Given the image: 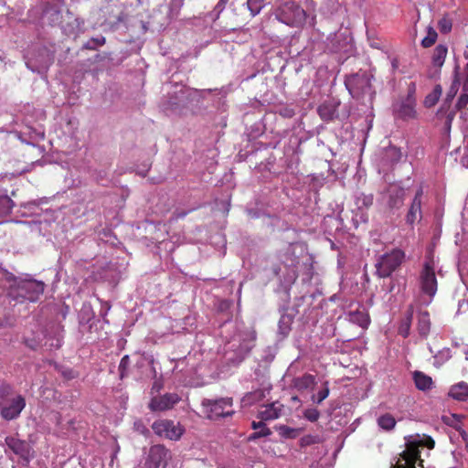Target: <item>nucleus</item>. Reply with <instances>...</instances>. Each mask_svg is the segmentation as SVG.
I'll return each instance as SVG.
<instances>
[{
	"instance_id": "obj_16",
	"label": "nucleus",
	"mask_w": 468,
	"mask_h": 468,
	"mask_svg": "<svg viewBox=\"0 0 468 468\" xmlns=\"http://www.w3.org/2000/svg\"><path fill=\"white\" fill-rule=\"evenodd\" d=\"M405 189L397 184L388 186L386 192L387 204L390 208H399L404 202Z\"/></svg>"
},
{
	"instance_id": "obj_18",
	"label": "nucleus",
	"mask_w": 468,
	"mask_h": 468,
	"mask_svg": "<svg viewBox=\"0 0 468 468\" xmlns=\"http://www.w3.org/2000/svg\"><path fill=\"white\" fill-rule=\"evenodd\" d=\"M263 409L260 410L258 417L261 420H273L280 418L283 412V405L279 401L272 402L265 405Z\"/></svg>"
},
{
	"instance_id": "obj_4",
	"label": "nucleus",
	"mask_w": 468,
	"mask_h": 468,
	"mask_svg": "<svg viewBox=\"0 0 468 468\" xmlns=\"http://www.w3.org/2000/svg\"><path fill=\"white\" fill-rule=\"evenodd\" d=\"M373 75L367 71H358L347 76L345 85L354 99L360 100L368 97L372 100L375 91L372 88Z\"/></svg>"
},
{
	"instance_id": "obj_5",
	"label": "nucleus",
	"mask_w": 468,
	"mask_h": 468,
	"mask_svg": "<svg viewBox=\"0 0 468 468\" xmlns=\"http://www.w3.org/2000/svg\"><path fill=\"white\" fill-rule=\"evenodd\" d=\"M273 14L278 21L292 27H302L306 18L305 11L293 1L280 4Z\"/></svg>"
},
{
	"instance_id": "obj_12",
	"label": "nucleus",
	"mask_w": 468,
	"mask_h": 468,
	"mask_svg": "<svg viewBox=\"0 0 468 468\" xmlns=\"http://www.w3.org/2000/svg\"><path fill=\"white\" fill-rule=\"evenodd\" d=\"M170 452L162 445H154L150 448L145 468H166Z\"/></svg>"
},
{
	"instance_id": "obj_1",
	"label": "nucleus",
	"mask_w": 468,
	"mask_h": 468,
	"mask_svg": "<svg viewBox=\"0 0 468 468\" xmlns=\"http://www.w3.org/2000/svg\"><path fill=\"white\" fill-rule=\"evenodd\" d=\"M434 441L425 434L410 435L406 438V449L400 453L395 468H416V463L423 468L421 453L429 455V451L434 447Z\"/></svg>"
},
{
	"instance_id": "obj_8",
	"label": "nucleus",
	"mask_w": 468,
	"mask_h": 468,
	"mask_svg": "<svg viewBox=\"0 0 468 468\" xmlns=\"http://www.w3.org/2000/svg\"><path fill=\"white\" fill-rule=\"evenodd\" d=\"M202 406L205 409V413L210 420L232 416L234 413L231 398H221L215 400L204 399Z\"/></svg>"
},
{
	"instance_id": "obj_55",
	"label": "nucleus",
	"mask_w": 468,
	"mask_h": 468,
	"mask_svg": "<svg viewBox=\"0 0 468 468\" xmlns=\"http://www.w3.org/2000/svg\"><path fill=\"white\" fill-rule=\"evenodd\" d=\"M173 5L179 9L183 5V0H173Z\"/></svg>"
},
{
	"instance_id": "obj_53",
	"label": "nucleus",
	"mask_w": 468,
	"mask_h": 468,
	"mask_svg": "<svg viewBox=\"0 0 468 468\" xmlns=\"http://www.w3.org/2000/svg\"><path fill=\"white\" fill-rule=\"evenodd\" d=\"M128 363H129V356H124L122 358L121 362H120V368H124V367H127V365H128Z\"/></svg>"
},
{
	"instance_id": "obj_51",
	"label": "nucleus",
	"mask_w": 468,
	"mask_h": 468,
	"mask_svg": "<svg viewBox=\"0 0 468 468\" xmlns=\"http://www.w3.org/2000/svg\"><path fill=\"white\" fill-rule=\"evenodd\" d=\"M463 90L468 91V63L463 70Z\"/></svg>"
},
{
	"instance_id": "obj_44",
	"label": "nucleus",
	"mask_w": 468,
	"mask_h": 468,
	"mask_svg": "<svg viewBox=\"0 0 468 468\" xmlns=\"http://www.w3.org/2000/svg\"><path fill=\"white\" fill-rule=\"evenodd\" d=\"M303 417L309 421L314 422L319 419L320 412L314 408L306 409L303 411Z\"/></svg>"
},
{
	"instance_id": "obj_56",
	"label": "nucleus",
	"mask_w": 468,
	"mask_h": 468,
	"mask_svg": "<svg viewBox=\"0 0 468 468\" xmlns=\"http://www.w3.org/2000/svg\"><path fill=\"white\" fill-rule=\"evenodd\" d=\"M282 114L286 117H292L293 115V112L292 110H285Z\"/></svg>"
},
{
	"instance_id": "obj_21",
	"label": "nucleus",
	"mask_w": 468,
	"mask_h": 468,
	"mask_svg": "<svg viewBox=\"0 0 468 468\" xmlns=\"http://www.w3.org/2000/svg\"><path fill=\"white\" fill-rule=\"evenodd\" d=\"M345 319L362 328H367L370 323L368 314L365 310L360 309L345 313Z\"/></svg>"
},
{
	"instance_id": "obj_2",
	"label": "nucleus",
	"mask_w": 468,
	"mask_h": 468,
	"mask_svg": "<svg viewBox=\"0 0 468 468\" xmlns=\"http://www.w3.org/2000/svg\"><path fill=\"white\" fill-rule=\"evenodd\" d=\"M419 289L420 292L419 302L422 305H429L435 296L438 282L435 274V264L431 257H427L419 276Z\"/></svg>"
},
{
	"instance_id": "obj_63",
	"label": "nucleus",
	"mask_w": 468,
	"mask_h": 468,
	"mask_svg": "<svg viewBox=\"0 0 468 468\" xmlns=\"http://www.w3.org/2000/svg\"><path fill=\"white\" fill-rule=\"evenodd\" d=\"M465 431H463V438L465 439Z\"/></svg>"
},
{
	"instance_id": "obj_37",
	"label": "nucleus",
	"mask_w": 468,
	"mask_h": 468,
	"mask_svg": "<svg viewBox=\"0 0 468 468\" xmlns=\"http://www.w3.org/2000/svg\"><path fill=\"white\" fill-rule=\"evenodd\" d=\"M330 389L328 386V382H324L323 384L322 388L317 392V394H314L312 396L311 399L314 403L321 404L329 395Z\"/></svg>"
},
{
	"instance_id": "obj_27",
	"label": "nucleus",
	"mask_w": 468,
	"mask_h": 468,
	"mask_svg": "<svg viewBox=\"0 0 468 468\" xmlns=\"http://www.w3.org/2000/svg\"><path fill=\"white\" fill-rule=\"evenodd\" d=\"M413 380L418 389L422 391L430 390L432 388V378L420 371L413 373Z\"/></svg>"
},
{
	"instance_id": "obj_60",
	"label": "nucleus",
	"mask_w": 468,
	"mask_h": 468,
	"mask_svg": "<svg viewBox=\"0 0 468 468\" xmlns=\"http://www.w3.org/2000/svg\"><path fill=\"white\" fill-rule=\"evenodd\" d=\"M186 213L178 214V215L176 216V218H183V217H185V216H186Z\"/></svg>"
},
{
	"instance_id": "obj_62",
	"label": "nucleus",
	"mask_w": 468,
	"mask_h": 468,
	"mask_svg": "<svg viewBox=\"0 0 468 468\" xmlns=\"http://www.w3.org/2000/svg\"><path fill=\"white\" fill-rule=\"evenodd\" d=\"M108 310H110V306L107 305L106 311H105V313L102 315L106 314Z\"/></svg>"
},
{
	"instance_id": "obj_7",
	"label": "nucleus",
	"mask_w": 468,
	"mask_h": 468,
	"mask_svg": "<svg viewBox=\"0 0 468 468\" xmlns=\"http://www.w3.org/2000/svg\"><path fill=\"white\" fill-rule=\"evenodd\" d=\"M405 253L400 250H393L381 255L376 263L377 274L380 278L389 277L402 263Z\"/></svg>"
},
{
	"instance_id": "obj_32",
	"label": "nucleus",
	"mask_w": 468,
	"mask_h": 468,
	"mask_svg": "<svg viewBox=\"0 0 468 468\" xmlns=\"http://www.w3.org/2000/svg\"><path fill=\"white\" fill-rule=\"evenodd\" d=\"M276 430L285 439H295L303 431L302 428H291L286 425H279L276 427Z\"/></svg>"
},
{
	"instance_id": "obj_36",
	"label": "nucleus",
	"mask_w": 468,
	"mask_h": 468,
	"mask_svg": "<svg viewBox=\"0 0 468 468\" xmlns=\"http://www.w3.org/2000/svg\"><path fill=\"white\" fill-rule=\"evenodd\" d=\"M15 203L14 201L7 196L3 195L0 196V214L7 215L12 211Z\"/></svg>"
},
{
	"instance_id": "obj_46",
	"label": "nucleus",
	"mask_w": 468,
	"mask_h": 468,
	"mask_svg": "<svg viewBox=\"0 0 468 468\" xmlns=\"http://www.w3.org/2000/svg\"><path fill=\"white\" fill-rule=\"evenodd\" d=\"M92 314H93L90 305L83 304L80 313V322L82 323L84 320L88 322L91 318Z\"/></svg>"
},
{
	"instance_id": "obj_40",
	"label": "nucleus",
	"mask_w": 468,
	"mask_h": 468,
	"mask_svg": "<svg viewBox=\"0 0 468 468\" xmlns=\"http://www.w3.org/2000/svg\"><path fill=\"white\" fill-rule=\"evenodd\" d=\"M299 442L300 446L303 448L314 444H318L322 442V439L319 435L308 434L302 437Z\"/></svg>"
},
{
	"instance_id": "obj_50",
	"label": "nucleus",
	"mask_w": 468,
	"mask_h": 468,
	"mask_svg": "<svg viewBox=\"0 0 468 468\" xmlns=\"http://www.w3.org/2000/svg\"><path fill=\"white\" fill-rule=\"evenodd\" d=\"M229 0H219L215 6L214 11L217 12V16L225 9Z\"/></svg>"
},
{
	"instance_id": "obj_47",
	"label": "nucleus",
	"mask_w": 468,
	"mask_h": 468,
	"mask_svg": "<svg viewBox=\"0 0 468 468\" xmlns=\"http://www.w3.org/2000/svg\"><path fill=\"white\" fill-rule=\"evenodd\" d=\"M411 318H412V313H410L406 321L403 322V324H401L400 328H399V333L401 335H403L404 337H407L410 334V323H411Z\"/></svg>"
},
{
	"instance_id": "obj_9",
	"label": "nucleus",
	"mask_w": 468,
	"mask_h": 468,
	"mask_svg": "<svg viewBox=\"0 0 468 468\" xmlns=\"http://www.w3.org/2000/svg\"><path fill=\"white\" fill-rule=\"evenodd\" d=\"M152 429L155 434L172 441H177L184 433V428L170 420H159L153 423Z\"/></svg>"
},
{
	"instance_id": "obj_11",
	"label": "nucleus",
	"mask_w": 468,
	"mask_h": 468,
	"mask_svg": "<svg viewBox=\"0 0 468 468\" xmlns=\"http://www.w3.org/2000/svg\"><path fill=\"white\" fill-rule=\"evenodd\" d=\"M191 90L184 86L175 85L173 94L164 101L163 107L166 112H176L180 107L185 106L188 101Z\"/></svg>"
},
{
	"instance_id": "obj_6",
	"label": "nucleus",
	"mask_w": 468,
	"mask_h": 468,
	"mask_svg": "<svg viewBox=\"0 0 468 468\" xmlns=\"http://www.w3.org/2000/svg\"><path fill=\"white\" fill-rule=\"evenodd\" d=\"M255 340L256 333L252 329H247L235 335L229 344L236 357L229 356V359L235 363L241 362L253 348Z\"/></svg>"
},
{
	"instance_id": "obj_29",
	"label": "nucleus",
	"mask_w": 468,
	"mask_h": 468,
	"mask_svg": "<svg viewBox=\"0 0 468 468\" xmlns=\"http://www.w3.org/2000/svg\"><path fill=\"white\" fill-rule=\"evenodd\" d=\"M417 329L420 336L427 337L431 330L430 314L427 311L420 312Z\"/></svg>"
},
{
	"instance_id": "obj_59",
	"label": "nucleus",
	"mask_w": 468,
	"mask_h": 468,
	"mask_svg": "<svg viewBox=\"0 0 468 468\" xmlns=\"http://www.w3.org/2000/svg\"><path fill=\"white\" fill-rule=\"evenodd\" d=\"M463 463L461 462L459 465H456L453 468H463Z\"/></svg>"
},
{
	"instance_id": "obj_28",
	"label": "nucleus",
	"mask_w": 468,
	"mask_h": 468,
	"mask_svg": "<svg viewBox=\"0 0 468 468\" xmlns=\"http://www.w3.org/2000/svg\"><path fill=\"white\" fill-rule=\"evenodd\" d=\"M296 248L294 245H289L284 253L282 255V261L283 264L289 268L294 269L297 267L299 263L298 256L296 255Z\"/></svg>"
},
{
	"instance_id": "obj_42",
	"label": "nucleus",
	"mask_w": 468,
	"mask_h": 468,
	"mask_svg": "<svg viewBox=\"0 0 468 468\" xmlns=\"http://www.w3.org/2000/svg\"><path fill=\"white\" fill-rule=\"evenodd\" d=\"M438 27L441 33H443V34L449 33L452 27V19L449 18L447 16H444L443 17H441L439 20Z\"/></svg>"
},
{
	"instance_id": "obj_17",
	"label": "nucleus",
	"mask_w": 468,
	"mask_h": 468,
	"mask_svg": "<svg viewBox=\"0 0 468 468\" xmlns=\"http://www.w3.org/2000/svg\"><path fill=\"white\" fill-rule=\"evenodd\" d=\"M5 444L10 451L19 457L27 460L30 455V447L25 441L16 437H6Z\"/></svg>"
},
{
	"instance_id": "obj_57",
	"label": "nucleus",
	"mask_w": 468,
	"mask_h": 468,
	"mask_svg": "<svg viewBox=\"0 0 468 468\" xmlns=\"http://www.w3.org/2000/svg\"><path fill=\"white\" fill-rule=\"evenodd\" d=\"M392 68L396 69L399 67V61L397 58H393L391 61Z\"/></svg>"
},
{
	"instance_id": "obj_48",
	"label": "nucleus",
	"mask_w": 468,
	"mask_h": 468,
	"mask_svg": "<svg viewBox=\"0 0 468 468\" xmlns=\"http://www.w3.org/2000/svg\"><path fill=\"white\" fill-rule=\"evenodd\" d=\"M456 106L459 110L468 106V94L467 93H463L460 96Z\"/></svg>"
},
{
	"instance_id": "obj_52",
	"label": "nucleus",
	"mask_w": 468,
	"mask_h": 468,
	"mask_svg": "<svg viewBox=\"0 0 468 468\" xmlns=\"http://www.w3.org/2000/svg\"><path fill=\"white\" fill-rule=\"evenodd\" d=\"M62 375L68 379H72L77 377L76 373L70 368L64 369Z\"/></svg>"
},
{
	"instance_id": "obj_10",
	"label": "nucleus",
	"mask_w": 468,
	"mask_h": 468,
	"mask_svg": "<svg viewBox=\"0 0 468 468\" xmlns=\"http://www.w3.org/2000/svg\"><path fill=\"white\" fill-rule=\"evenodd\" d=\"M26 407V399L21 395L8 399L0 406V415L5 420H13L20 416Z\"/></svg>"
},
{
	"instance_id": "obj_14",
	"label": "nucleus",
	"mask_w": 468,
	"mask_h": 468,
	"mask_svg": "<svg viewBox=\"0 0 468 468\" xmlns=\"http://www.w3.org/2000/svg\"><path fill=\"white\" fill-rule=\"evenodd\" d=\"M53 62L51 54L47 49H41L38 58H28L26 65L33 72H46Z\"/></svg>"
},
{
	"instance_id": "obj_39",
	"label": "nucleus",
	"mask_w": 468,
	"mask_h": 468,
	"mask_svg": "<svg viewBox=\"0 0 468 468\" xmlns=\"http://www.w3.org/2000/svg\"><path fill=\"white\" fill-rule=\"evenodd\" d=\"M438 34L432 27H428L427 36L421 40V45L424 48L431 47L437 40Z\"/></svg>"
},
{
	"instance_id": "obj_23",
	"label": "nucleus",
	"mask_w": 468,
	"mask_h": 468,
	"mask_svg": "<svg viewBox=\"0 0 468 468\" xmlns=\"http://www.w3.org/2000/svg\"><path fill=\"white\" fill-rule=\"evenodd\" d=\"M401 158V152L396 146H389L383 150L381 162L383 165H393Z\"/></svg>"
},
{
	"instance_id": "obj_31",
	"label": "nucleus",
	"mask_w": 468,
	"mask_h": 468,
	"mask_svg": "<svg viewBox=\"0 0 468 468\" xmlns=\"http://www.w3.org/2000/svg\"><path fill=\"white\" fill-rule=\"evenodd\" d=\"M264 420H261V421H253L251 423V427L253 430H256L257 431H255L254 433H252L250 437V440H254V439H257V438H261V437H267L269 435L271 434V431H270V429L265 425V423L263 422Z\"/></svg>"
},
{
	"instance_id": "obj_43",
	"label": "nucleus",
	"mask_w": 468,
	"mask_h": 468,
	"mask_svg": "<svg viewBox=\"0 0 468 468\" xmlns=\"http://www.w3.org/2000/svg\"><path fill=\"white\" fill-rule=\"evenodd\" d=\"M11 393L12 388L10 385L5 383L0 384V406L8 399Z\"/></svg>"
},
{
	"instance_id": "obj_15",
	"label": "nucleus",
	"mask_w": 468,
	"mask_h": 468,
	"mask_svg": "<svg viewBox=\"0 0 468 468\" xmlns=\"http://www.w3.org/2000/svg\"><path fill=\"white\" fill-rule=\"evenodd\" d=\"M179 400L180 397L176 393H165L154 397L149 403V408L153 411H164L172 409Z\"/></svg>"
},
{
	"instance_id": "obj_26",
	"label": "nucleus",
	"mask_w": 468,
	"mask_h": 468,
	"mask_svg": "<svg viewBox=\"0 0 468 468\" xmlns=\"http://www.w3.org/2000/svg\"><path fill=\"white\" fill-rule=\"evenodd\" d=\"M448 53V48L446 45L439 44L433 50L431 63L434 68L440 69L445 61Z\"/></svg>"
},
{
	"instance_id": "obj_61",
	"label": "nucleus",
	"mask_w": 468,
	"mask_h": 468,
	"mask_svg": "<svg viewBox=\"0 0 468 468\" xmlns=\"http://www.w3.org/2000/svg\"><path fill=\"white\" fill-rule=\"evenodd\" d=\"M459 455H460V453L456 454V453H454V452H453V456H454V458H455L456 460L458 459V456H459Z\"/></svg>"
},
{
	"instance_id": "obj_24",
	"label": "nucleus",
	"mask_w": 468,
	"mask_h": 468,
	"mask_svg": "<svg viewBox=\"0 0 468 468\" xmlns=\"http://www.w3.org/2000/svg\"><path fill=\"white\" fill-rule=\"evenodd\" d=\"M315 384V377L311 374H303L292 379V385L299 391L313 388Z\"/></svg>"
},
{
	"instance_id": "obj_58",
	"label": "nucleus",
	"mask_w": 468,
	"mask_h": 468,
	"mask_svg": "<svg viewBox=\"0 0 468 468\" xmlns=\"http://www.w3.org/2000/svg\"><path fill=\"white\" fill-rule=\"evenodd\" d=\"M360 220L362 222H367V215H365L363 212H361V214H360Z\"/></svg>"
},
{
	"instance_id": "obj_54",
	"label": "nucleus",
	"mask_w": 468,
	"mask_h": 468,
	"mask_svg": "<svg viewBox=\"0 0 468 468\" xmlns=\"http://www.w3.org/2000/svg\"><path fill=\"white\" fill-rule=\"evenodd\" d=\"M452 120V116L451 114H449L447 117L446 122H445L447 132L450 131Z\"/></svg>"
},
{
	"instance_id": "obj_38",
	"label": "nucleus",
	"mask_w": 468,
	"mask_h": 468,
	"mask_svg": "<svg viewBox=\"0 0 468 468\" xmlns=\"http://www.w3.org/2000/svg\"><path fill=\"white\" fill-rule=\"evenodd\" d=\"M266 0H247L248 9L252 16L258 15L264 7Z\"/></svg>"
},
{
	"instance_id": "obj_34",
	"label": "nucleus",
	"mask_w": 468,
	"mask_h": 468,
	"mask_svg": "<svg viewBox=\"0 0 468 468\" xmlns=\"http://www.w3.org/2000/svg\"><path fill=\"white\" fill-rule=\"evenodd\" d=\"M378 425L385 431H390L395 427L396 420L391 414L386 413L378 418Z\"/></svg>"
},
{
	"instance_id": "obj_22",
	"label": "nucleus",
	"mask_w": 468,
	"mask_h": 468,
	"mask_svg": "<svg viewBox=\"0 0 468 468\" xmlns=\"http://www.w3.org/2000/svg\"><path fill=\"white\" fill-rule=\"evenodd\" d=\"M21 277H16L4 268H0V287L7 291L10 297V292L16 286Z\"/></svg>"
},
{
	"instance_id": "obj_30",
	"label": "nucleus",
	"mask_w": 468,
	"mask_h": 468,
	"mask_svg": "<svg viewBox=\"0 0 468 468\" xmlns=\"http://www.w3.org/2000/svg\"><path fill=\"white\" fill-rule=\"evenodd\" d=\"M265 397L264 389H257L251 392H248L244 395L241 399L243 406H250L255 402L261 400Z\"/></svg>"
},
{
	"instance_id": "obj_19",
	"label": "nucleus",
	"mask_w": 468,
	"mask_h": 468,
	"mask_svg": "<svg viewBox=\"0 0 468 468\" xmlns=\"http://www.w3.org/2000/svg\"><path fill=\"white\" fill-rule=\"evenodd\" d=\"M339 101L335 99L324 101L317 109L319 116L324 121H332L337 116Z\"/></svg>"
},
{
	"instance_id": "obj_41",
	"label": "nucleus",
	"mask_w": 468,
	"mask_h": 468,
	"mask_svg": "<svg viewBox=\"0 0 468 468\" xmlns=\"http://www.w3.org/2000/svg\"><path fill=\"white\" fill-rule=\"evenodd\" d=\"M291 317L288 315H282L279 321V332L283 335H287L291 329Z\"/></svg>"
},
{
	"instance_id": "obj_20",
	"label": "nucleus",
	"mask_w": 468,
	"mask_h": 468,
	"mask_svg": "<svg viewBox=\"0 0 468 468\" xmlns=\"http://www.w3.org/2000/svg\"><path fill=\"white\" fill-rule=\"evenodd\" d=\"M415 100L412 97L409 96L398 105L396 109L398 116L404 120L415 118Z\"/></svg>"
},
{
	"instance_id": "obj_49",
	"label": "nucleus",
	"mask_w": 468,
	"mask_h": 468,
	"mask_svg": "<svg viewBox=\"0 0 468 468\" xmlns=\"http://www.w3.org/2000/svg\"><path fill=\"white\" fill-rule=\"evenodd\" d=\"M457 90H458L457 85L455 83H452V85L451 86V88L447 93L446 101H451L453 99V97L456 95Z\"/></svg>"
},
{
	"instance_id": "obj_33",
	"label": "nucleus",
	"mask_w": 468,
	"mask_h": 468,
	"mask_svg": "<svg viewBox=\"0 0 468 468\" xmlns=\"http://www.w3.org/2000/svg\"><path fill=\"white\" fill-rule=\"evenodd\" d=\"M442 93L441 85H436L433 90L425 97L424 105L428 108L434 106Z\"/></svg>"
},
{
	"instance_id": "obj_13",
	"label": "nucleus",
	"mask_w": 468,
	"mask_h": 468,
	"mask_svg": "<svg viewBox=\"0 0 468 468\" xmlns=\"http://www.w3.org/2000/svg\"><path fill=\"white\" fill-rule=\"evenodd\" d=\"M423 200V188L421 186L418 187L416 193L411 200L409 211L406 215V222L409 225H413L420 221L422 218L421 205Z\"/></svg>"
},
{
	"instance_id": "obj_35",
	"label": "nucleus",
	"mask_w": 468,
	"mask_h": 468,
	"mask_svg": "<svg viewBox=\"0 0 468 468\" xmlns=\"http://www.w3.org/2000/svg\"><path fill=\"white\" fill-rule=\"evenodd\" d=\"M373 195L360 194L356 198V205L359 210L368 208L373 204Z\"/></svg>"
},
{
	"instance_id": "obj_45",
	"label": "nucleus",
	"mask_w": 468,
	"mask_h": 468,
	"mask_svg": "<svg viewBox=\"0 0 468 468\" xmlns=\"http://www.w3.org/2000/svg\"><path fill=\"white\" fill-rule=\"evenodd\" d=\"M105 44V37L102 36L93 37L85 45L86 48L95 49L97 47L102 46Z\"/></svg>"
},
{
	"instance_id": "obj_25",
	"label": "nucleus",
	"mask_w": 468,
	"mask_h": 468,
	"mask_svg": "<svg viewBox=\"0 0 468 468\" xmlns=\"http://www.w3.org/2000/svg\"><path fill=\"white\" fill-rule=\"evenodd\" d=\"M449 396L459 401L468 400V384L462 381L452 386Z\"/></svg>"
},
{
	"instance_id": "obj_3",
	"label": "nucleus",
	"mask_w": 468,
	"mask_h": 468,
	"mask_svg": "<svg viewBox=\"0 0 468 468\" xmlns=\"http://www.w3.org/2000/svg\"><path fill=\"white\" fill-rule=\"evenodd\" d=\"M45 283L34 280L29 275L20 278L16 286L10 292V298L17 303L24 301L37 302L43 294Z\"/></svg>"
}]
</instances>
